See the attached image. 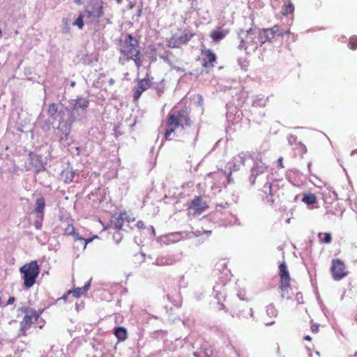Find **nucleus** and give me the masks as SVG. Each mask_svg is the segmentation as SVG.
<instances>
[{
	"label": "nucleus",
	"instance_id": "obj_37",
	"mask_svg": "<svg viewBox=\"0 0 357 357\" xmlns=\"http://www.w3.org/2000/svg\"><path fill=\"white\" fill-rule=\"evenodd\" d=\"M137 227L139 228V229H141V228H144V224L143 222V221L142 220H139L137 222L136 224Z\"/></svg>",
	"mask_w": 357,
	"mask_h": 357
},
{
	"label": "nucleus",
	"instance_id": "obj_24",
	"mask_svg": "<svg viewBox=\"0 0 357 357\" xmlns=\"http://www.w3.org/2000/svg\"><path fill=\"white\" fill-rule=\"evenodd\" d=\"M161 58L168 63L172 65L177 61V59L171 51H165Z\"/></svg>",
	"mask_w": 357,
	"mask_h": 357
},
{
	"label": "nucleus",
	"instance_id": "obj_45",
	"mask_svg": "<svg viewBox=\"0 0 357 357\" xmlns=\"http://www.w3.org/2000/svg\"><path fill=\"white\" fill-rule=\"evenodd\" d=\"M241 160H242L241 163H242V164H244V160H245V156H241Z\"/></svg>",
	"mask_w": 357,
	"mask_h": 357
},
{
	"label": "nucleus",
	"instance_id": "obj_44",
	"mask_svg": "<svg viewBox=\"0 0 357 357\" xmlns=\"http://www.w3.org/2000/svg\"><path fill=\"white\" fill-rule=\"evenodd\" d=\"M284 35V34H289L290 33V29H287V31H285L284 32H283Z\"/></svg>",
	"mask_w": 357,
	"mask_h": 357
},
{
	"label": "nucleus",
	"instance_id": "obj_43",
	"mask_svg": "<svg viewBox=\"0 0 357 357\" xmlns=\"http://www.w3.org/2000/svg\"><path fill=\"white\" fill-rule=\"evenodd\" d=\"M68 134H66L64 137H61L60 139V141H62L63 139H67Z\"/></svg>",
	"mask_w": 357,
	"mask_h": 357
},
{
	"label": "nucleus",
	"instance_id": "obj_47",
	"mask_svg": "<svg viewBox=\"0 0 357 357\" xmlns=\"http://www.w3.org/2000/svg\"><path fill=\"white\" fill-rule=\"evenodd\" d=\"M204 233H206V234H211V231H204Z\"/></svg>",
	"mask_w": 357,
	"mask_h": 357
},
{
	"label": "nucleus",
	"instance_id": "obj_15",
	"mask_svg": "<svg viewBox=\"0 0 357 357\" xmlns=\"http://www.w3.org/2000/svg\"><path fill=\"white\" fill-rule=\"evenodd\" d=\"M63 227V235H72L75 240H81L85 241V245L91 241V239L86 240L79 236L77 233L75 231V227L73 224L69 221L63 222L62 223Z\"/></svg>",
	"mask_w": 357,
	"mask_h": 357
},
{
	"label": "nucleus",
	"instance_id": "obj_50",
	"mask_svg": "<svg viewBox=\"0 0 357 357\" xmlns=\"http://www.w3.org/2000/svg\"><path fill=\"white\" fill-rule=\"evenodd\" d=\"M1 35H2V31H1V30L0 29V36H1Z\"/></svg>",
	"mask_w": 357,
	"mask_h": 357
},
{
	"label": "nucleus",
	"instance_id": "obj_32",
	"mask_svg": "<svg viewBox=\"0 0 357 357\" xmlns=\"http://www.w3.org/2000/svg\"><path fill=\"white\" fill-rule=\"evenodd\" d=\"M269 30L273 33V35L275 36V35H278V36H283L284 33L283 31L280 30L279 25H274L271 28H268Z\"/></svg>",
	"mask_w": 357,
	"mask_h": 357
},
{
	"label": "nucleus",
	"instance_id": "obj_27",
	"mask_svg": "<svg viewBox=\"0 0 357 357\" xmlns=\"http://www.w3.org/2000/svg\"><path fill=\"white\" fill-rule=\"evenodd\" d=\"M318 238L320 243H326L329 244L332 241V237L330 233H319L318 234Z\"/></svg>",
	"mask_w": 357,
	"mask_h": 357
},
{
	"label": "nucleus",
	"instance_id": "obj_38",
	"mask_svg": "<svg viewBox=\"0 0 357 357\" xmlns=\"http://www.w3.org/2000/svg\"><path fill=\"white\" fill-rule=\"evenodd\" d=\"M69 294H68V291H67L65 294L63 295V296L61 298V299H63V301H66L67 300Z\"/></svg>",
	"mask_w": 357,
	"mask_h": 357
},
{
	"label": "nucleus",
	"instance_id": "obj_9",
	"mask_svg": "<svg viewBox=\"0 0 357 357\" xmlns=\"http://www.w3.org/2000/svg\"><path fill=\"white\" fill-rule=\"evenodd\" d=\"M331 273L334 280H340L344 278L347 273L345 265L340 259H333L331 261Z\"/></svg>",
	"mask_w": 357,
	"mask_h": 357
},
{
	"label": "nucleus",
	"instance_id": "obj_41",
	"mask_svg": "<svg viewBox=\"0 0 357 357\" xmlns=\"http://www.w3.org/2000/svg\"><path fill=\"white\" fill-rule=\"evenodd\" d=\"M304 339L307 341H310L312 340L311 337L310 335H305L304 337Z\"/></svg>",
	"mask_w": 357,
	"mask_h": 357
},
{
	"label": "nucleus",
	"instance_id": "obj_12",
	"mask_svg": "<svg viewBox=\"0 0 357 357\" xmlns=\"http://www.w3.org/2000/svg\"><path fill=\"white\" fill-rule=\"evenodd\" d=\"M135 220V218L132 214H129L127 212H123L120 213L118 216L113 218L112 224L114 225V228L116 230L120 231L123 229L124 221H126L128 223H130Z\"/></svg>",
	"mask_w": 357,
	"mask_h": 357
},
{
	"label": "nucleus",
	"instance_id": "obj_6",
	"mask_svg": "<svg viewBox=\"0 0 357 357\" xmlns=\"http://www.w3.org/2000/svg\"><path fill=\"white\" fill-rule=\"evenodd\" d=\"M279 289L280 290L281 296L282 298L289 299L291 298V294L289 292V290L291 289V278L287 270V265L284 262H282L279 266Z\"/></svg>",
	"mask_w": 357,
	"mask_h": 357
},
{
	"label": "nucleus",
	"instance_id": "obj_34",
	"mask_svg": "<svg viewBox=\"0 0 357 357\" xmlns=\"http://www.w3.org/2000/svg\"><path fill=\"white\" fill-rule=\"evenodd\" d=\"M68 18H63L62 19V23L63 24L66 26V28L67 29V31L69 30V23H68Z\"/></svg>",
	"mask_w": 357,
	"mask_h": 357
},
{
	"label": "nucleus",
	"instance_id": "obj_17",
	"mask_svg": "<svg viewBox=\"0 0 357 357\" xmlns=\"http://www.w3.org/2000/svg\"><path fill=\"white\" fill-rule=\"evenodd\" d=\"M258 36L261 45H264L266 42H271L275 38V36L268 28L260 29L258 33Z\"/></svg>",
	"mask_w": 357,
	"mask_h": 357
},
{
	"label": "nucleus",
	"instance_id": "obj_52",
	"mask_svg": "<svg viewBox=\"0 0 357 357\" xmlns=\"http://www.w3.org/2000/svg\"><path fill=\"white\" fill-rule=\"evenodd\" d=\"M208 357H210V356H208Z\"/></svg>",
	"mask_w": 357,
	"mask_h": 357
},
{
	"label": "nucleus",
	"instance_id": "obj_21",
	"mask_svg": "<svg viewBox=\"0 0 357 357\" xmlns=\"http://www.w3.org/2000/svg\"><path fill=\"white\" fill-rule=\"evenodd\" d=\"M89 283H87L86 284H85L83 287H81V288H75L73 290H68V294H73V295L74 296L75 298H79L82 295L86 293V291H88L89 288Z\"/></svg>",
	"mask_w": 357,
	"mask_h": 357
},
{
	"label": "nucleus",
	"instance_id": "obj_23",
	"mask_svg": "<svg viewBox=\"0 0 357 357\" xmlns=\"http://www.w3.org/2000/svg\"><path fill=\"white\" fill-rule=\"evenodd\" d=\"M195 36V33L192 31H188L180 36H177V38L178 40V42L181 45H186Z\"/></svg>",
	"mask_w": 357,
	"mask_h": 357
},
{
	"label": "nucleus",
	"instance_id": "obj_3",
	"mask_svg": "<svg viewBox=\"0 0 357 357\" xmlns=\"http://www.w3.org/2000/svg\"><path fill=\"white\" fill-rule=\"evenodd\" d=\"M40 271L39 265L36 260L20 267V272L22 274L23 284L25 288L29 289L33 286L40 274Z\"/></svg>",
	"mask_w": 357,
	"mask_h": 357
},
{
	"label": "nucleus",
	"instance_id": "obj_11",
	"mask_svg": "<svg viewBox=\"0 0 357 357\" xmlns=\"http://www.w3.org/2000/svg\"><path fill=\"white\" fill-rule=\"evenodd\" d=\"M45 207V200L43 197L37 198L35 203L33 213L36 214L37 220L35 222L36 229H40L42 222L44 218V210Z\"/></svg>",
	"mask_w": 357,
	"mask_h": 357
},
{
	"label": "nucleus",
	"instance_id": "obj_22",
	"mask_svg": "<svg viewBox=\"0 0 357 357\" xmlns=\"http://www.w3.org/2000/svg\"><path fill=\"white\" fill-rule=\"evenodd\" d=\"M269 193L272 198V202L275 201L273 198L275 196L280 197V195H284L283 190H280L278 184L275 183L269 185Z\"/></svg>",
	"mask_w": 357,
	"mask_h": 357
},
{
	"label": "nucleus",
	"instance_id": "obj_40",
	"mask_svg": "<svg viewBox=\"0 0 357 357\" xmlns=\"http://www.w3.org/2000/svg\"><path fill=\"white\" fill-rule=\"evenodd\" d=\"M155 89H156V90L158 91V93H163V91H164L163 88H157V87H155Z\"/></svg>",
	"mask_w": 357,
	"mask_h": 357
},
{
	"label": "nucleus",
	"instance_id": "obj_29",
	"mask_svg": "<svg viewBox=\"0 0 357 357\" xmlns=\"http://www.w3.org/2000/svg\"><path fill=\"white\" fill-rule=\"evenodd\" d=\"M164 259H165V258H163V257L158 258L157 259L158 264L160 265H163V266H169V265H172L173 264H174L176 262V261L173 258H167V259H165V261H164Z\"/></svg>",
	"mask_w": 357,
	"mask_h": 357
},
{
	"label": "nucleus",
	"instance_id": "obj_16",
	"mask_svg": "<svg viewBox=\"0 0 357 357\" xmlns=\"http://www.w3.org/2000/svg\"><path fill=\"white\" fill-rule=\"evenodd\" d=\"M74 101L75 102L72 107L73 111L82 110L84 112L89 105V100L87 98L78 97Z\"/></svg>",
	"mask_w": 357,
	"mask_h": 357
},
{
	"label": "nucleus",
	"instance_id": "obj_2",
	"mask_svg": "<svg viewBox=\"0 0 357 357\" xmlns=\"http://www.w3.org/2000/svg\"><path fill=\"white\" fill-rule=\"evenodd\" d=\"M119 52L125 61L132 60L137 69L142 67V61L139 43L131 34H127L125 39L121 40Z\"/></svg>",
	"mask_w": 357,
	"mask_h": 357
},
{
	"label": "nucleus",
	"instance_id": "obj_51",
	"mask_svg": "<svg viewBox=\"0 0 357 357\" xmlns=\"http://www.w3.org/2000/svg\"><path fill=\"white\" fill-rule=\"evenodd\" d=\"M77 2H80L81 0H75Z\"/></svg>",
	"mask_w": 357,
	"mask_h": 357
},
{
	"label": "nucleus",
	"instance_id": "obj_14",
	"mask_svg": "<svg viewBox=\"0 0 357 357\" xmlns=\"http://www.w3.org/2000/svg\"><path fill=\"white\" fill-rule=\"evenodd\" d=\"M278 316V311L274 305L270 304L266 307V313L263 316V321L267 325L270 326L275 324V319Z\"/></svg>",
	"mask_w": 357,
	"mask_h": 357
},
{
	"label": "nucleus",
	"instance_id": "obj_31",
	"mask_svg": "<svg viewBox=\"0 0 357 357\" xmlns=\"http://www.w3.org/2000/svg\"><path fill=\"white\" fill-rule=\"evenodd\" d=\"M57 110H58V107H57L56 104L54 102L51 103L48 107L47 114L50 116H54L56 114V113L57 112Z\"/></svg>",
	"mask_w": 357,
	"mask_h": 357
},
{
	"label": "nucleus",
	"instance_id": "obj_7",
	"mask_svg": "<svg viewBox=\"0 0 357 357\" xmlns=\"http://www.w3.org/2000/svg\"><path fill=\"white\" fill-rule=\"evenodd\" d=\"M104 2L102 0H89L88 3L84 7V13L90 22L99 19L104 15Z\"/></svg>",
	"mask_w": 357,
	"mask_h": 357
},
{
	"label": "nucleus",
	"instance_id": "obj_19",
	"mask_svg": "<svg viewBox=\"0 0 357 357\" xmlns=\"http://www.w3.org/2000/svg\"><path fill=\"white\" fill-rule=\"evenodd\" d=\"M61 176L65 183H70L73 181L75 172L71 167H67L62 170Z\"/></svg>",
	"mask_w": 357,
	"mask_h": 357
},
{
	"label": "nucleus",
	"instance_id": "obj_28",
	"mask_svg": "<svg viewBox=\"0 0 357 357\" xmlns=\"http://www.w3.org/2000/svg\"><path fill=\"white\" fill-rule=\"evenodd\" d=\"M294 10V6L291 3H288L287 4H284L281 10V13L283 15H287L289 14H291Z\"/></svg>",
	"mask_w": 357,
	"mask_h": 357
},
{
	"label": "nucleus",
	"instance_id": "obj_46",
	"mask_svg": "<svg viewBox=\"0 0 357 357\" xmlns=\"http://www.w3.org/2000/svg\"><path fill=\"white\" fill-rule=\"evenodd\" d=\"M296 297H297L298 298H300V297H302V294H301V293H298V294H296Z\"/></svg>",
	"mask_w": 357,
	"mask_h": 357
},
{
	"label": "nucleus",
	"instance_id": "obj_48",
	"mask_svg": "<svg viewBox=\"0 0 357 357\" xmlns=\"http://www.w3.org/2000/svg\"><path fill=\"white\" fill-rule=\"evenodd\" d=\"M225 307V306L223 305V304H221V307L220 309H224Z\"/></svg>",
	"mask_w": 357,
	"mask_h": 357
},
{
	"label": "nucleus",
	"instance_id": "obj_49",
	"mask_svg": "<svg viewBox=\"0 0 357 357\" xmlns=\"http://www.w3.org/2000/svg\"><path fill=\"white\" fill-rule=\"evenodd\" d=\"M197 232L198 233L197 235H201L202 234L201 231H197Z\"/></svg>",
	"mask_w": 357,
	"mask_h": 357
},
{
	"label": "nucleus",
	"instance_id": "obj_5",
	"mask_svg": "<svg viewBox=\"0 0 357 357\" xmlns=\"http://www.w3.org/2000/svg\"><path fill=\"white\" fill-rule=\"evenodd\" d=\"M238 36L240 38V50H243L248 54L257 50L258 45L255 41V29L251 27L246 31L240 29Z\"/></svg>",
	"mask_w": 357,
	"mask_h": 357
},
{
	"label": "nucleus",
	"instance_id": "obj_10",
	"mask_svg": "<svg viewBox=\"0 0 357 357\" xmlns=\"http://www.w3.org/2000/svg\"><path fill=\"white\" fill-rule=\"evenodd\" d=\"M202 66L208 73L215 66L217 57L211 49H204L201 51Z\"/></svg>",
	"mask_w": 357,
	"mask_h": 357
},
{
	"label": "nucleus",
	"instance_id": "obj_25",
	"mask_svg": "<svg viewBox=\"0 0 357 357\" xmlns=\"http://www.w3.org/2000/svg\"><path fill=\"white\" fill-rule=\"evenodd\" d=\"M302 202L307 205L314 204L317 202V197L312 193H305L303 195Z\"/></svg>",
	"mask_w": 357,
	"mask_h": 357
},
{
	"label": "nucleus",
	"instance_id": "obj_4",
	"mask_svg": "<svg viewBox=\"0 0 357 357\" xmlns=\"http://www.w3.org/2000/svg\"><path fill=\"white\" fill-rule=\"evenodd\" d=\"M20 310L24 313L22 320L20 323L19 336H26V331L31 328V325L36 322L43 311H37L29 307H22Z\"/></svg>",
	"mask_w": 357,
	"mask_h": 357
},
{
	"label": "nucleus",
	"instance_id": "obj_33",
	"mask_svg": "<svg viewBox=\"0 0 357 357\" xmlns=\"http://www.w3.org/2000/svg\"><path fill=\"white\" fill-rule=\"evenodd\" d=\"M349 46L351 50L357 49V36H354L350 38Z\"/></svg>",
	"mask_w": 357,
	"mask_h": 357
},
{
	"label": "nucleus",
	"instance_id": "obj_42",
	"mask_svg": "<svg viewBox=\"0 0 357 357\" xmlns=\"http://www.w3.org/2000/svg\"><path fill=\"white\" fill-rule=\"evenodd\" d=\"M278 162L280 164V167H283L282 166V158H280L278 160Z\"/></svg>",
	"mask_w": 357,
	"mask_h": 357
},
{
	"label": "nucleus",
	"instance_id": "obj_30",
	"mask_svg": "<svg viewBox=\"0 0 357 357\" xmlns=\"http://www.w3.org/2000/svg\"><path fill=\"white\" fill-rule=\"evenodd\" d=\"M84 16L82 14H80L78 17L74 21L73 25L77 26L79 29H82L84 27Z\"/></svg>",
	"mask_w": 357,
	"mask_h": 357
},
{
	"label": "nucleus",
	"instance_id": "obj_36",
	"mask_svg": "<svg viewBox=\"0 0 357 357\" xmlns=\"http://www.w3.org/2000/svg\"><path fill=\"white\" fill-rule=\"evenodd\" d=\"M15 301V297L10 296L7 301L6 305H12Z\"/></svg>",
	"mask_w": 357,
	"mask_h": 357
},
{
	"label": "nucleus",
	"instance_id": "obj_18",
	"mask_svg": "<svg viewBox=\"0 0 357 357\" xmlns=\"http://www.w3.org/2000/svg\"><path fill=\"white\" fill-rule=\"evenodd\" d=\"M229 33L228 29H222L220 27L211 31L210 36L213 41L218 42L224 39Z\"/></svg>",
	"mask_w": 357,
	"mask_h": 357
},
{
	"label": "nucleus",
	"instance_id": "obj_26",
	"mask_svg": "<svg viewBox=\"0 0 357 357\" xmlns=\"http://www.w3.org/2000/svg\"><path fill=\"white\" fill-rule=\"evenodd\" d=\"M167 45L169 48H179L181 45L178 42L177 35H173L167 42Z\"/></svg>",
	"mask_w": 357,
	"mask_h": 357
},
{
	"label": "nucleus",
	"instance_id": "obj_1",
	"mask_svg": "<svg viewBox=\"0 0 357 357\" xmlns=\"http://www.w3.org/2000/svg\"><path fill=\"white\" fill-rule=\"evenodd\" d=\"M190 109L178 103L175 105L169 112L166 119L167 128L164 133L166 140H172V135H174L176 129L179 128L183 131L184 140L188 139L189 132H185L186 128H190L192 120L190 116Z\"/></svg>",
	"mask_w": 357,
	"mask_h": 357
},
{
	"label": "nucleus",
	"instance_id": "obj_13",
	"mask_svg": "<svg viewBox=\"0 0 357 357\" xmlns=\"http://www.w3.org/2000/svg\"><path fill=\"white\" fill-rule=\"evenodd\" d=\"M208 208L207 203L201 196L195 197L190 202L188 209L192 210L195 213L201 214Z\"/></svg>",
	"mask_w": 357,
	"mask_h": 357
},
{
	"label": "nucleus",
	"instance_id": "obj_20",
	"mask_svg": "<svg viewBox=\"0 0 357 357\" xmlns=\"http://www.w3.org/2000/svg\"><path fill=\"white\" fill-rule=\"evenodd\" d=\"M114 334L119 342H123L128 338V332L126 328L119 326L114 328Z\"/></svg>",
	"mask_w": 357,
	"mask_h": 357
},
{
	"label": "nucleus",
	"instance_id": "obj_35",
	"mask_svg": "<svg viewBox=\"0 0 357 357\" xmlns=\"http://www.w3.org/2000/svg\"><path fill=\"white\" fill-rule=\"evenodd\" d=\"M319 330V326L317 324H313L311 326V331L312 333H317Z\"/></svg>",
	"mask_w": 357,
	"mask_h": 357
},
{
	"label": "nucleus",
	"instance_id": "obj_39",
	"mask_svg": "<svg viewBox=\"0 0 357 357\" xmlns=\"http://www.w3.org/2000/svg\"><path fill=\"white\" fill-rule=\"evenodd\" d=\"M300 146L301 147L303 153H306L307 152V149H306V147L304 145L300 144Z\"/></svg>",
	"mask_w": 357,
	"mask_h": 357
},
{
	"label": "nucleus",
	"instance_id": "obj_8",
	"mask_svg": "<svg viewBox=\"0 0 357 357\" xmlns=\"http://www.w3.org/2000/svg\"><path fill=\"white\" fill-rule=\"evenodd\" d=\"M153 77L146 74V77L137 81V85L133 88V100L137 102L141 97L143 92L153 86Z\"/></svg>",
	"mask_w": 357,
	"mask_h": 357
}]
</instances>
